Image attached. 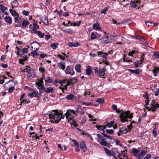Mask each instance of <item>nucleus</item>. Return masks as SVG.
Returning <instances> with one entry per match:
<instances>
[{"mask_svg": "<svg viewBox=\"0 0 159 159\" xmlns=\"http://www.w3.org/2000/svg\"><path fill=\"white\" fill-rule=\"evenodd\" d=\"M61 113H59L57 110H53L51 114H49V118L53 119L54 121H52L50 120L52 123L54 122L56 123H59L61 120L60 116Z\"/></svg>", "mask_w": 159, "mask_h": 159, "instance_id": "1", "label": "nucleus"}, {"mask_svg": "<svg viewBox=\"0 0 159 159\" xmlns=\"http://www.w3.org/2000/svg\"><path fill=\"white\" fill-rule=\"evenodd\" d=\"M94 70L95 73L98 75L100 77H102L104 76L105 72L106 71L105 67H104L103 69L99 68L98 69V67H96L94 68Z\"/></svg>", "mask_w": 159, "mask_h": 159, "instance_id": "2", "label": "nucleus"}, {"mask_svg": "<svg viewBox=\"0 0 159 159\" xmlns=\"http://www.w3.org/2000/svg\"><path fill=\"white\" fill-rule=\"evenodd\" d=\"M129 111H127L125 112L121 113L119 117L120 118V120L121 122H124L128 121V115L129 114Z\"/></svg>", "mask_w": 159, "mask_h": 159, "instance_id": "3", "label": "nucleus"}, {"mask_svg": "<svg viewBox=\"0 0 159 159\" xmlns=\"http://www.w3.org/2000/svg\"><path fill=\"white\" fill-rule=\"evenodd\" d=\"M65 73L67 74H70L72 75L75 74V72L72 67L70 66H67L65 70Z\"/></svg>", "mask_w": 159, "mask_h": 159, "instance_id": "4", "label": "nucleus"}, {"mask_svg": "<svg viewBox=\"0 0 159 159\" xmlns=\"http://www.w3.org/2000/svg\"><path fill=\"white\" fill-rule=\"evenodd\" d=\"M12 82L13 83L14 85V86H11L8 89V92L10 93H12L15 89V88H14V86L15 85V83H14V81L13 80H10L8 81L7 83H6L5 84H4L3 85V86H4V85H5L6 84H7L9 83L10 82Z\"/></svg>", "mask_w": 159, "mask_h": 159, "instance_id": "5", "label": "nucleus"}, {"mask_svg": "<svg viewBox=\"0 0 159 159\" xmlns=\"http://www.w3.org/2000/svg\"><path fill=\"white\" fill-rule=\"evenodd\" d=\"M80 148L83 152H85L87 150L86 147L85 142L81 141L80 143Z\"/></svg>", "mask_w": 159, "mask_h": 159, "instance_id": "6", "label": "nucleus"}, {"mask_svg": "<svg viewBox=\"0 0 159 159\" xmlns=\"http://www.w3.org/2000/svg\"><path fill=\"white\" fill-rule=\"evenodd\" d=\"M77 80V79L76 78H73L68 80L66 82V83L67 84V85H70L71 84H74L76 82Z\"/></svg>", "mask_w": 159, "mask_h": 159, "instance_id": "7", "label": "nucleus"}, {"mask_svg": "<svg viewBox=\"0 0 159 159\" xmlns=\"http://www.w3.org/2000/svg\"><path fill=\"white\" fill-rule=\"evenodd\" d=\"M147 153L146 151L142 150L140 153L138 154L137 156L138 159H142Z\"/></svg>", "mask_w": 159, "mask_h": 159, "instance_id": "8", "label": "nucleus"}, {"mask_svg": "<svg viewBox=\"0 0 159 159\" xmlns=\"http://www.w3.org/2000/svg\"><path fill=\"white\" fill-rule=\"evenodd\" d=\"M65 63L64 62L61 61L58 63V66L59 69L64 70L65 68Z\"/></svg>", "mask_w": 159, "mask_h": 159, "instance_id": "9", "label": "nucleus"}, {"mask_svg": "<svg viewBox=\"0 0 159 159\" xmlns=\"http://www.w3.org/2000/svg\"><path fill=\"white\" fill-rule=\"evenodd\" d=\"M5 20L6 22L8 23L9 25L12 23V18L9 16H7L4 17Z\"/></svg>", "mask_w": 159, "mask_h": 159, "instance_id": "10", "label": "nucleus"}, {"mask_svg": "<svg viewBox=\"0 0 159 159\" xmlns=\"http://www.w3.org/2000/svg\"><path fill=\"white\" fill-rule=\"evenodd\" d=\"M144 61L141 59L140 60H138L137 62H134V64L135 66V68H137L139 66V65H141L143 62Z\"/></svg>", "mask_w": 159, "mask_h": 159, "instance_id": "11", "label": "nucleus"}, {"mask_svg": "<svg viewBox=\"0 0 159 159\" xmlns=\"http://www.w3.org/2000/svg\"><path fill=\"white\" fill-rule=\"evenodd\" d=\"M39 93L38 92H33L31 93H30L29 94V95L31 98H32L33 97H39V96L38 95Z\"/></svg>", "mask_w": 159, "mask_h": 159, "instance_id": "12", "label": "nucleus"}, {"mask_svg": "<svg viewBox=\"0 0 159 159\" xmlns=\"http://www.w3.org/2000/svg\"><path fill=\"white\" fill-rule=\"evenodd\" d=\"M80 45V43H77L69 42L68 43V45L69 47H78Z\"/></svg>", "mask_w": 159, "mask_h": 159, "instance_id": "13", "label": "nucleus"}, {"mask_svg": "<svg viewBox=\"0 0 159 159\" xmlns=\"http://www.w3.org/2000/svg\"><path fill=\"white\" fill-rule=\"evenodd\" d=\"M101 145L109 147V143L106 141L105 139H102L101 142H99Z\"/></svg>", "mask_w": 159, "mask_h": 159, "instance_id": "14", "label": "nucleus"}, {"mask_svg": "<svg viewBox=\"0 0 159 159\" xmlns=\"http://www.w3.org/2000/svg\"><path fill=\"white\" fill-rule=\"evenodd\" d=\"M97 54L98 56L101 57H102L103 58L106 57L108 55L107 53H103L102 52H97Z\"/></svg>", "mask_w": 159, "mask_h": 159, "instance_id": "15", "label": "nucleus"}, {"mask_svg": "<svg viewBox=\"0 0 159 159\" xmlns=\"http://www.w3.org/2000/svg\"><path fill=\"white\" fill-rule=\"evenodd\" d=\"M41 21L44 23V24L46 25H49V23L48 20V17L47 16H45L43 20Z\"/></svg>", "mask_w": 159, "mask_h": 159, "instance_id": "16", "label": "nucleus"}, {"mask_svg": "<svg viewBox=\"0 0 159 159\" xmlns=\"http://www.w3.org/2000/svg\"><path fill=\"white\" fill-rule=\"evenodd\" d=\"M92 27L93 29L94 30H99L101 29L99 24L98 23L94 24L93 25Z\"/></svg>", "mask_w": 159, "mask_h": 159, "instance_id": "17", "label": "nucleus"}, {"mask_svg": "<svg viewBox=\"0 0 159 159\" xmlns=\"http://www.w3.org/2000/svg\"><path fill=\"white\" fill-rule=\"evenodd\" d=\"M96 127L98 129L102 131H103L104 129H106V125H96Z\"/></svg>", "mask_w": 159, "mask_h": 159, "instance_id": "18", "label": "nucleus"}, {"mask_svg": "<svg viewBox=\"0 0 159 159\" xmlns=\"http://www.w3.org/2000/svg\"><path fill=\"white\" fill-rule=\"evenodd\" d=\"M136 39H137L138 40H139L140 41H142L143 42H144V41H145V39H144L143 38L140 37V36L139 35H136L135 36V38ZM145 43H146V42H145ZM146 44H147V43H145V46H147L146 45Z\"/></svg>", "mask_w": 159, "mask_h": 159, "instance_id": "19", "label": "nucleus"}, {"mask_svg": "<svg viewBox=\"0 0 159 159\" xmlns=\"http://www.w3.org/2000/svg\"><path fill=\"white\" fill-rule=\"evenodd\" d=\"M85 71L87 75H90L91 73V66H88L86 69Z\"/></svg>", "mask_w": 159, "mask_h": 159, "instance_id": "20", "label": "nucleus"}, {"mask_svg": "<svg viewBox=\"0 0 159 159\" xmlns=\"http://www.w3.org/2000/svg\"><path fill=\"white\" fill-rule=\"evenodd\" d=\"M65 115L66 116V118L67 119L68 122H69L70 120L73 119V117L70 114L68 115V114H66V113L65 114Z\"/></svg>", "mask_w": 159, "mask_h": 159, "instance_id": "21", "label": "nucleus"}, {"mask_svg": "<svg viewBox=\"0 0 159 159\" xmlns=\"http://www.w3.org/2000/svg\"><path fill=\"white\" fill-rule=\"evenodd\" d=\"M74 98V95L72 94L67 95L66 97V98L68 100H72Z\"/></svg>", "mask_w": 159, "mask_h": 159, "instance_id": "22", "label": "nucleus"}, {"mask_svg": "<svg viewBox=\"0 0 159 159\" xmlns=\"http://www.w3.org/2000/svg\"><path fill=\"white\" fill-rule=\"evenodd\" d=\"M70 113H72L73 114H74L76 116H77V114L75 113V111L74 110H73L69 109L67 110V111L66 112V114H68V115H69V114H70Z\"/></svg>", "mask_w": 159, "mask_h": 159, "instance_id": "23", "label": "nucleus"}, {"mask_svg": "<svg viewBox=\"0 0 159 159\" xmlns=\"http://www.w3.org/2000/svg\"><path fill=\"white\" fill-rule=\"evenodd\" d=\"M15 17V22L19 23L21 18V17H20L19 16L18 14Z\"/></svg>", "mask_w": 159, "mask_h": 159, "instance_id": "24", "label": "nucleus"}, {"mask_svg": "<svg viewBox=\"0 0 159 159\" xmlns=\"http://www.w3.org/2000/svg\"><path fill=\"white\" fill-rule=\"evenodd\" d=\"M119 132H120L122 134H126L128 132V131L126 129L124 128H122L120 129L119 131Z\"/></svg>", "mask_w": 159, "mask_h": 159, "instance_id": "25", "label": "nucleus"}, {"mask_svg": "<svg viewBox=\"0 0 159 159\" xmlns=\"http://www.w3.org/2000/svg\"><path fill=\"white\" fill-rule=\"evenodd\" d=\"M81 68V66L80 65L78 64L75 67V70L76 71L78 72H81V70H80Z\"/></svg>", "mask_w": 159, "mask_h": 159, "instance_id": "26", "label": "nucleus"}, {"mask_svg": "<svg viewBox=\"0 0 159 159\" xmlns=\"http://www.w3.org/2000/svg\"><path fill=\"white\" fill-rule=\"evenodd\" d=\"M139 151L137 149H135L134 148L132 150V153L134 155V156L137 157V154L139 153Z\"/></svg>", "mask_w": 159, "mask_h": 159, "instance_id": "27", "label": "nucleus"}, {"mask_svg": "<svg viewBox=\"0 0 159 159\" xmlns=\"http://www.w3.org/2000/svg\"><path fill=\"white\" fill-rule=\"evenodd\" d=\"M25 57V59H22L19 60V63L24 65V62L27 60L28 57L26 56V55L24 56Z\"/></svg>", "mask_w": 159, "mask_h": 159, "instance_id": "28", "label": "nucleus"}, {"mask_svg": "<svg viewBox=\"0 0 159 159\" xmlns=\"http://www.w3.org/2000/svg\"><path fill=\"white\" fill-rule=\"evenodd\" d=\"M139 69H137L135 70L129 69V70L130 73H135L136 74L138 75L139 74Z\"/></svg>", "mask_w": 159, "mask_h": 159, "instance_id": "29", "label": "nucleus"}, {"mask_svg": "<svg viewBox=\"0 0 159 159\" xmlns=\"http://www.w3.org/2000/svg\"><path fill=\"white\" fill-rule=\"evenodd\" d=\"M63 31L69 34H72L73 31L71 29H66L63 30Z\"/></svg>", "mask_w": 159, "mask_h": 159, "instance_id": "30", "label": "nucleus"}, {"mask_svg": "<svg viewBox=\"0 0 159 159\" xmlns=\"http://www.w3.org/2000/svg\"><path fill=\"white\" fill-rule=\"evenodd\" d=\"M34 70V69L29 71H27V73L28 74V75L27 76V78H30L32 76Z\"/></svg>", "mask_w": 159, "mask_h": 159, "instance_id": "31", "label": "nucleus"}, {"mask_svg": "<svg viewBox=\"0 0 159 159\" xmlns=\"http://www.w3.org/2000/svg\"><path fill=\"white\" fill-rule=\"evenodd\" d=\"M53 90V89L52 87H48L46 88V93H52Z\"/></svg>", "mask_w": 159, "mask_h": 159, "instance_id": "32", "label": "nucleus"}, {"mask_svg": "<svg viewBox=\"0 0 159 159\" xmlns=\"http://www.w3.org/2000/svg\"><path fill=\"white\" fill-rule=\"evenodd\" d=\"M58 45V44L57 43H54L51 44L50 47L53 49H55L57 48Z\"/></svg>", "mask_w": 159, "mask_h": 159, "instance_id": "33", "label": "nucleus"}, {"mask_svg": "<svg viewBox=\"0 0 159 159\" xmlns=\"http://www.w3.org/2000/svg\"><path fill=\"white\" fill-rule=\"evenodd\" d=\"M9 11L11 14L14 16H16L18 15V14L15 11H14L11 9H9Z\"/></svg>", "mask_w": 159, "mask_h": 159, "instance_id": "34", "label": "nucleus"}, {"mask_svg": "<svg viewBox=\"0 0 159 159\" xmlns=\"http://www.w3.org/2000/svg\"><path fill=\"white\" fill-rule=\"evenodd\" d=\"M30 102V101L28 99H23L22 100V101L21 102V104L23 103L24 104L26 105L29 103Z\"/></svg>", "mask_w": 159, "mask_h": 159, "instance_id": "35", "label": "nucleus"}, {"mask_svg": "<svg viewBox=\"0 0 159 159\" xmlns=\"http://www.w3.org/2000/svg\"><path fill=\"white\" fill-rule=\"evenodd\" d=\"M29 24V22L26 20H24L23 21L22 26H23L26 27Z\"/></svg>", "mask_w": 159, "mask_h": 159, "instance_id": "36", "label": "nucleus"}, {"mask_svg": "<svg viewBox=\"0 0 159 159\" xmlns=\"http://www.w3.org/2000/svg\"><path fill=\"white\" fill-rule=\"evenodd\" d=\"M80 21H77L74 23H71L70 25L71 26H79L80 24Z\"/></svg>", "mask_w": 159, "mask_h": 159, "instance_id": "37", "label": "nucleus"}, {"mask_svg": "<svg viewBox=\"0 0 159 159\" xmlns=\"http://www.w3.org/2000/svg\"><path fill=\"white\" fill-rule=\"evenodd\" d=\"M36 84L37 86V88L39 89H41L43 88V84H39V83H36Z\"/></svg>", "mask_w": 159, "mask_h": 159, "instance_id": "38", "label": "nucleus"}, {"mask_svg": "<svg viewBox=\"0 0 159 159\" xmlns=\"http://www.w3.org/2000/svg\"><path fill=\"white\" fill-rule=\"evenodd\" d=\"M0 9L3 12L7 9V8L2 4H0Z\"/></svg>", "mask_w": 159, "mask_h": 159, "instance_id": "39", "label": "nucleus"}, {"mask_svg": "<svg viewBox=\"0 0 159 159\" xmlns=\"http://www.w3.org/2000/svg\"><path fill=\"white\" fill-rule=\"evenodd\" d=\"M96 102L99 104L104 102V100L102 98H98L96 101Z\"/></svg>", "mask_w": 159, "mask_h": 159, "instance_id": "40", "label": "nucleus"}, {"mask_svg": "<svg viewBox=\"0 0 159 159\" xmlns=\"http://www.w3.org/2000/svg\"><path fill=\"white\" fill-rule=\"evenodd\" d=\"M31 54L32 55V56L33 57H34L35 56H37L39 55V53L37 52L34 50L31 52Z\"/></svg>", "mask_w": 159, "mask_h": 159, "instance_id": "41", "label": "nucleus"}, {"mask_svg": "<svg viewBox=\"0 0 159 159\" xmlns=\"http://www.w3.org/2000/svg\"><path fill=\"white\" fill-rule=\"evenodd\" d=\"M114 130L112 129H107L106 130V132L108 134H112L114 132Z\"/></svg>", "mask_w": 159, "mask_h": 159, "instance_id": "42", "label": "nucleus"}, {"mask_svg": "<svg viewBox=\"0 0 159 159\" xmlns=\"http://www.w3.org/2000/svg\"><path fill=\"white\" fill-rule=\"evenodd\" d=\"M153 73V75L155 76H157V73L158 72V71L156 69V66H154V68L152 70V71Z\"/></svg>", "mask_w": 159, "mask_h": 159, "instance_id": "43", "label": "nucleus"}, {"mask_svg": "<svg viewBox=\"0 0 159 159\" xmlns=\"http://www.w3.org/2000/svg\"><path fill=\"white\" fill-rule=\"evenodd\" d=\"M130 4L132 7L135 8L136 7L137 4L135 3V2H134V1H131L130 2Z\"/></svg>", "mask_w": 159, "mask_h": 159, "instance_id": "44", "label": "nucleus"}, {"mask_svg": "<svg viewBox=\"0 0 159 159\" xmlns=\"http://www.w3.org/2000/svg\"><path fill=\"white\" fill-rule=\"evenodd\" d=\"M139 52L137 51L133 50L131 52H129L128 53V55L129 56H132V55L135 53H137Z\"/></svg>", "mask_w": 159, "mask_h": 159, "instance_id": "45", "label": "nucleus"}, {"mask_svg": "<svg viewBox=\"0 0 159 159\" xmlns=\"http://www.w3.org/2000/svg\"><path fill=\"white\" fill-rule=\"evenodd\" d=\"M45 82H47L49 83H51L52 82V80L50 77H48L46 80H45Z\"/></svg>", "mask_w": 159, "mask_h": 159, "instance_id": "46", "label": "nucleus"}, {"mask_svg": "<svg viewBox=\"0 0 159 159\" xmlns=\"http://www.w3.org/2000/svg\"><path fill=\"white\" fill-rule=\"evenodd\" d=\"M97 38V36L94 34V32H92L91 35L90 39L92 40L95 39Z\"/></svg>", "mask_w": 159, "mask_h": 159, "instance_id": "47", "label": "nucleus"}, {"mask_svg": "<svg viewBox=\"0 0 159 159\" xmlns=\"http://www.w3.org/2000/svg\"><path fill=\"white\" fill-rule=\"evenodd\" d=\"M33 43H35L37 44V46H36V48H35L34 49V51H35L37 52L39 49V46H40L39 43H38V42H33Z\"/></svg>", "mask_w": 159, "mask_h": 159, "instance_id": "48", "label": "nucleus"}, {"mask_svg": "<svg viewBox=\"0 0 159 159\" xmlns=\"http://www.w3.org/2000/svg\"><path fill=\"white\" fill-rule=\"evenodd\" d=\"M114 122L113 121H111L110 123H107V126L109 128L111 127L113 125Z\"/></svg>", "mask_w": 159, "mask_h": 159, "instance_id": "49", "label": "nucleus"}, {"mask_svg": "<svg viewBox=\"0 0 159 159\" xmlns=\"http://www.w3.org/2000/svg\"><path fill=\"white\" fill-rule=\"evenodd\" d=\"M104 150L106 153L108 155H110L111 154V151L109 150L107 148H104Z\"/></svg>", "mask_w": 159, "mask_h": 159, "instance_id": "50", "label": "nucleus"}, {"mask_svg": "<svg viewBox=\"0 0 159 159\" xmlns=\"http://www.w3.org/2000/svg\"><path fill=\"white\" fill-rule=\"evenodd\" d=\"M109 8V7H105L104 9L101 11V13L102 14H106V12L108 10Z\"/></svg>", "mask_w": 159, "mask_h": 159, "instance_id": "51", "label": "nucleus"}, {"mask_svg": "<svg viewBox=\"0 0 159 159\" xmlns=\"http://www.w3.org/2000/svg\"><path fill=\"white\" fill-rule=\"evenodd\" d=\"M156 127H154L153 128V130L152 131V134L154 137H156L157 136V134L156 130Z\"/></svg>", "mask_w": 159, "mask_h": 159, "instance_id": "52", "label": "nucleus"}, {"mask_svg": "<svg viewBox=\"0 0 159 159\" xmlns=\"http://www.w3.org/2000/svg\"><path fill=\"white\" fill-rule=\"evenodd\" d=\"M72 141L73 143H74V145L76 147H79V144L78 142L75 140L73 139L72 140Z\"/></svg>", "mask_w": 159, "mask_h": 159, "instance_id": "53", "label": "nucleus"}, {"mask_svg": "<svg viewBox=\"0 0 159 159\" xmlns=\"http://www.w3.org/2000/svg\"><path fill=\"white\" fill-rule=\"evenodd\" d=\"M37 33L40 37L41 38H43L44 37V34H43L41 31H38L37 32Z\"/></svg>", "mask_w": 159, "mask_h": 159, "instance_id": "54", "label": "nucleus"}, {"mask_svg": "<svg viewBox=\"0 0 159 159\" xmlns=\"http://www.w3.org/2000/svg\"><path fill=\"white\" fill-rule=\"evenodd\" d=\"M21 50L23 52L22 54H24V53H27L28 49L27 48H24L22 50Z\"/></svg>", "mask_w": 159, "mask_h": 159, "instance_id": "55", "label": "nucleus"}, {"mask_svg": "<svg viewBox=\"0 0 159 159\" xmlns=\"http://www.w3.org/2000/svg\"><path fill=\"white\" fill-rule=\"evenodd\" d=\"M82 103L83 105L87 106L93 105V103L91 102H82Z\"/></svg>", "mask_w": 159, "mask_h": 159, "instance_id": "56", "label": "nucleus"}, {"mask_svg": "<svg viewBox=\"0 0 159 159\" xmlns=\"http://www.w3.org/2000/svg\"><path fill=\"white\" fill-rule=\"evenodd\" d=\"M154 55L156 58L159 59V52H155L154 53Z\"/></svg>", "mask_w": 159, "mask_h": 159, "instance_id": "57", "label": "nucleus"}, {"mask_svg": "<svg viewBox=\"0 0 159 159\" xmlns=\"http://www.w3.org/2000/svg\"><path fill=\"white\" fill-rule=\"evenodd\" d=\"M151 22L152 21L149 20L146 21L145 23L148 27H151Z\"/></svg>", "mask_w": 159, "mask_h": 159, "instance_id": "58", "label": "nucleus"}, {"mask_svg": "<svg viewBox=\"0 0 159 159\" xmlns=\"http://www.w3.org/2000/svg\"><path fill=\"white\" fill-rule=\"evenodd\" d=\"M145 98H146V100L145 101V104L146 105H148L149 104V97L148 96H147V97H145Z\"/></svg>", "mask_w": 159, "mask_h": 159, "instance_id": "59", "label": "nucleus"}, {"mask_svg": "<svg viewBox=\"0 0 159 159\" xmlns=\"http://www.w3.org/2000/svg\"><path fill=\"white\" fill-rule=\"evenodd\" d=\"M22 14L25 16H28L29 15V12L27 11L23 10L22 11Z\"/></svg>", "mask_w": 159, "mask_h": 159, "instance_id": "60", "label": "nucleus"}, {"mask_svg": "<svg viewBox=\"0 0 159 159\" xmlns=\"http://www.w3.org/2000/svg\"><path fill=\"white\" fill-rule=\"evenodd\" d=\"M57 57H59L61 60H65V57L62 56L61 55L59 54H58L57 55Z\"/></svg>", "mask_w": 159, "mask_h": 159, "instance_id": "61", "label": "nucleus"}, {"mask_svg": "<svg viewBox=\"0 0 159 159\" xmlns=\"http://www.w3.org/2000/svg\"><path fill=\"white\" fill-rule=\"evenodd\" d=\"M151 157V155L150 154L148 153L145 157H144L143 159H149Z\"/></svg>", "mask_w": 159, "mask_h": 159, "instance_id": "62", "label": "nucleus"}, {"mask_svg": "<svg viewBox=\"0 0 159 159\" xmlns=\"http://www.w3.org/2000/svg\"><path fill=\"white\" fill-rule=\"evenodd\" d=\"M156 105H157V104L155 103V101L154 100H152L150 106L153 107Z\"/></svg>", "mask_w": 159, "mask_h": 159, "instance_id": "63", "label": "nucleus"}, {"mask_svg": "<svg viewBox=\"0 0 159 159\" xmlns=\"http://www.w3.org/2000/svg\"><path fill=\"white\" fill-rule=\"evenodd\" d=\"M39 70L42 73H43L45 71V69L41 67H40L39 68Z\"/></svg>", "mask_w": 159, "mask_h": 159, "instance_id": "64", "label": "nucleus"}]
</instances>
